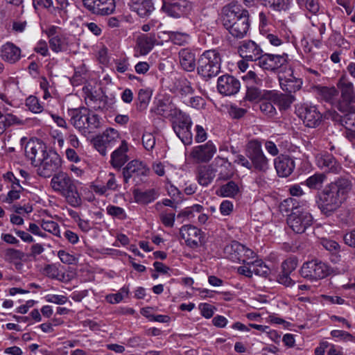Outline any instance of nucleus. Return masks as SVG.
Returning a JSON list of instances; mask_svg holds the SVG:
<instances>
[{
    "mask_svg": "<svg viewBox=\"0 0 355 355\" xmlns=\"http://www.w3.org/2000/svg\"><path fill=\"white\" fill-rule=\"evenodd\" d=\"M352 180L347 176H340L326 184L315 196L317 207L326 216L338 211L347 200L352 190Z\"/></svg>",
    "mask_w": 355,
    "mask_h": 355,
    "instance_id": "1",
    "label": "nucleus"
},
{
    "mask_svg": "<svg viewBox=\"0 0 355 355\" xmlns=\"http://www.w3.org/2000/svg\"><path fill=\"white\" fill-rule=\"evenodd\" d=\"M223 24L234 37L243 38L250 27L249 12L239 6L229 4L223 9Z\"/></svg>",
    "mask_w": 355,
    "mask_h": 355,
    "instance_id": "2",
    "label": "nucleus"
},
{
    "mask_svg": "<svg viewBox=\"0 0 355 355\" xmlns=\"http://www.w3.org/2000/svg\"><path fill=\"white\" fill-rule=\"evenodd\" d=\"M71 124L83 135L94 132L101 126L98 115L82 107L68 110Z\"/></svg>",
    "mask_w": 355,
    "mask_h": 355,
    "instance_id": "3",
    "label": "nucleus"
},
{
    "mask_svg": "<svg viewBox=\"0 0 355 355\" xmlns=\"http://www.w3.org/2000/svg\"><path fill=\"white\" fill-rule=\"evenodd\" d=\"M51 185L71 206L77 207L81 205V198L74 181L67 173H59L55 175L51 180Z\"/></svg>",
    "mask_w": 355,
    "mask_h": 355,
    "instance_id": "4",
    "label": "nucleus"
},
{
    "mask_svg": "<svg viewBox=\"0 0 355 355\" xmlns=\"http://www.w3.org/2000/svg\"><path fill=\"white\" fill-rule=\"evenodd\" d=\"M222 56L217 49L205 51L197 61V73L204 80L216 77L220 71Z\"/></svg>",
    "mask_w": 355,
    "mask_h": 355,
    "instance_id": "5",
    "label": "nucleus"
},
{
    "mask_svg": "<svg viewBox=\"0 0 355 355\" xmlns=\"http://www.w3.org/2000/svg\"><path fill=\"white\" fill-rule=\"evenodd\" d=\"M245 155L250 160L251 170L262 173H266L269 170V159L263 153L261 144L257 139H252L248 142Z\"/></svg>",
    "mask_w": 355,
    "mask_h": 355,
    "instance_id": "6",
    "label": "nucleus"
},
{
    "mask_svg": "<svg viewBox=\"0 0 355 355\" xmlns=\"http://www.w3.org/2000/svg\"><path fill=\"white\" fill-rule=\"evenodd\" d=\"M286 220L288 225L295 233L302 234L313 225V218L308 211L296 206L292 207L291 213Z\"/></svg>",
    "mask_w": 355,
    "mask_h": 355,
    "instance_id": "7",
    "label": "nucleus"
},
{
    "mask_svg": "<svg viewBox=\"0 0 355 355\" xmlns=\"http://www.w3.org/2000/svg\"><path fill=\"white\" fill-rule=\"evenodd\" d=\"M174 114L175 119L172 122L174 132L184 145H190L193 139L191 117L180 110H175Z\"/></svg>",
    "mask_w": 355,
    "mask_h": 355,
    "instance_id": "8",
    "label": "nucleus"
},
{
    "mask_svg": "<svg viewBox=\"0 0 355 355\" xmlns=\"http://www.w3.org/2000/svg\"><path fill=\"white\" fill-rule=\"evenodd\" d=\"M331 272V268L329 266L317 259L304 263L300 270L303 278L312 282L326 277Z\"/></svg>",
    "mask_w": 355,
    "mask_h": 355,
    "instance_id": "9",
    "label": "nucleus"
},
{
    "mask_svg": "<svg viewBox=\"0 0 355 355\" xmlns=\"http://www.w3.org/2000/svg\"><path fill=\"white\" fill-rule=\"evenodd\" d=\"M148 173L149 168L145 164L137 159L129 162L122 171L123 182L125 184H128L130 180L132 179L135 185H139L144 181V178L148 176Z\"/></svg>",
    "mask_w": 355,
    "mask_h": 355,
    "instance_id": "10",
    "label": "nucleus"
},
{
    "mask_svg": "<svg viewBox=\"0 0 355 355\" xmlns=\"http://www.w3.org/2000/svg\"><path fill=\"white\" fill-rule=\"evenodd\" d=\"M120 141L119 134L114 129H107L102 135L93 139L94 146L103 156L106 155L107 150L112 149Z\"/></svg>",
    "mask_w": 355,
    "mask_h": 355,
    "instance_id": "11",
    "label": "nucleus"
},
{
    "mask_svg": "<svg viewBox=\"0 0 355 355\" xmlns=\"http://www.w3.org/2000/svg\"><path fill=\"white\" fill-rule=\"evenodd\" d=\"M340 91V100L338 104L339 111H345L349 107L354 106L355 92L353 84L345 78L341 77L337 84Z\"/></svg>",
    "mask_w": 355,
    "mask_h": 355,
    "instance_id": "12",
    "label": "nucleus"
},
{
    "mask_svg": "<svg viewBox=\"0 0 355 355\" xmlns=\"http://www.w3.org/2000/svg\"><path fill=\"white\" fill-rule=\"evenodd\" d=\"M226 257L234 262L245 263L247 260L254 256V252L238 241H232L224 248Z\"/></svg>",
    "mask_w": 355,
    "mask_h": 355,
    "instance_id": "13",
    "label": "nucleus"
},
{
    "mask_svg": "<svg viewBox=\"0 0 355 355\" xmlns=\"http://www.w3.org/2000/svg\"><path fill=\"white\" fill-rule=\"evenodd\" d=\"M39 163V174L43 177H49L61 166V158L54 150L46 151L44 159Z\"/></svg>",
    "mask_w": 355,
    "mask_h": 355,
    "instance_id": "14",
    "label": "nucleus"
},
{
    "mask_svg": "<svg viewBox=\"0 0 355 355\" xmlns=\"http://www.w3.org/2000/svg\"><path fill=\"white\" fill-rule=\"evenodd\" d=\"M83 6L92 14L109 15L116 8L115 0H82Z\"/></svg>",
    "mask_w": 355,
    "mask_h": 355,
    "instance_id": "15",
    "label": "nucleus"
},
{
    "mask_svg": "<svg viewBox=\"0 0 355 355\" xmlns=\"http://www.w3.org/2000/svg\"><path fill=\"white\" fill-rule=\"evenodd\" d=\"M46 152V146L40 139H30L25 146V155L35 166L42 161Z\"/></svg>",
    "mask_w": 355,
    "mask_h": 355,
    "instance_id": "16",
    "label": "nucleus"
},
{
    "mask_svg": "<svg viewBox=\"0 0 355 355\" xmlns=\"http://www.w3.org/2000/svg\"><path fill=\"white\" fill-rule=\"evenodd\" d=\"M162 2V10L168 16L175 18L184 16L191 8L187 0H164Z\"/></svg>",
    "mask_w": 355,
    "mask_h": 355,
    "instance_id": "17",
    "label": "nucleus"
},
{
    "mask_svg": "<svg viewBox=\"0 0 355 355\" xmlns=\"http://www.w3.org/2000/svg\"><path fill=\"white\" fill-rule=\"evenodd\" d=\"M288 62V55L265 53L261 55L257 65L264 70L274 71L285 66Z\"/></svg>",
    "mask_w": 355,
    "mask_h": 355,
    "instance_id": "18",
    "label": "nucleus"
},
{
    "mask_svg": "<svg viewBox=\"0 0 355 355\" xmlns=\"http://www.w3.org/2000/svg\"><path fill=\"white\" fill-rule=\"evenodd\" d=\"M241 88L240 81L234 76L225 74L218 77L217 89L220 94L232 96L237 94Z\"/></svg>",
    "mask_w": 355,
    "mask_h": 355,
    "instance_id": "19",
    "label": "nucleus"
},
{
    "mask_svg": "<svg viewBox=\"0 0 355 355\" xmlns=\"http://www.w3.org/2000/svg\"><path fill=\"white\" fill-rule=\"evenodd\" d=\"M180 234L186 245L190 248L196 249L202 243V232L193 225H183L180 228Z\"/></svg>",
    "mask_w": 355,
    "mask_h": 355,
    "instance_id": "20",
    "label": "nucleus"
},
{
    "mask_svg": "<svg viewBox=\"0 0 355 355\" xmlns=\"http://www.w3.org/2000/svg\"><path fill=\"white\" fill-rule=\"evenodd\" d=\"M238 52L241 58L247 61L259 62L262 55V49L252 40L243 41L239 46Z\"/></svg>",
    "mask_w": 355,
    "mask_h": 355,
    "instance_id": "21",
    "label": "nucleus"
},
{
    "mask_svg": "<svg viewBox=\"0 0 355 355\" xmlns=\"http://www.w3.org/2000/svg\"><path fill=\"white\" fill-rule=\"evenodd\" d=\"M278 79L282 90L290 94L300 90L302 85V79L294 76L293 71L291 68L288 73L280 72Z\"/></svg>",
    "mask_w": 355,
    "mask_h": 355,
    "instance_id": "22",
    "label": "nucleus"
},
{
    "mask_svg": "<svg viewBox=\"0 0 355 355\" xmlns=\"http://www.w3.org/2000/svg\"><path fill=\"white\" fill-rule=\"evenodd\" d=\"M216 152V146L209 141L205 144L193 147L190 153V157L197 162H208Z\"/></svg>",
    "mask_w": 355,
    "mask_h": 355,
    "instance_id": "23",
    "label": "nucleus"
},
{
    "mask_svg": "<svg viewBox=\"0 0 355 355\" xmlns=\"http://www.w3.org/2000/svg\"><path fill=\"white\" fill-rule=\"evenodd\" d=\"M315 159L318 167L324 172L338 174L342 169L340 164L330 154H318Z\"/></svg>",
    "mask_w": 355,
    "mask_h": 355,
    "instance_id": "24",
    "label": "nucleus"
},
{
    "mask_svg": "<svg viewBox=\"0 0 355 355\" xmlns=\"http://www.w3.org/2000/svg\"><path fill=\"white\" fill-rule=\"evenodd\" d=\"M274 165L277 175L282 178L288 177L295 167L293 158L285 155L277 156L274 159Z\"/></svg>",
    "mask_w": 355,
    "mask_h": 355,
    "instance_id": "25",
    "label": "nucleus"
},
{
    "mask_svg": "<svg viewBox=\"0 0 355 355\" xmlns=\"http://www.w3.org/2000/svg\"><path fill=\"white\" fill-rule=\"evenodd\" d=\"M264 99L272 101L279 110H287L295 101V97L290 94H282L275 91H264Z\"/></svg>",
    "mask_w": 355,
    "mask_h": 355,
    "instance_id": "26",
    "label": "nucleus"
},
{
    "mask_svg": "<svg viewBox=\"0 0 355 355\" xmlns=\"http://www.w3.org/2000/svg\"><path fill=\"white\" fill-rule=\"evenodd\" d=\"M301 116L304 123L309 128L318 126L322 119V114L315 105H305L302 107Z\"/></svg>",
    "mask_w": 355,
    "mask_h": 355,
    "instance_id": "27",
    "label": "nucleus"
},
{
    "mask_svg": "<svg viewBox=\"0 0 355 355\" xmlns=\"http://www.w3.org/2000/svg\"><path fill=\"white\" fill-rule=\"evenodd\" d=\"M55 6H53V0H45L44 8L55 17H59L62 20H66L68 17L67 8L69 6L68 0H54Z\"/></svg>",
    "mask_w": 355,
    "mask_h": 355,
    "instance_id": "28",
    "label": "nucleus"
},
{
    "mask_svg": "<svg viewBox=\"0 0 355 355\" xmlns=\"http://www.w3.org/2000/svg\"><path fill=\"white\" fill-rule=\"evenodd\" d=\"M128 6L141 17H148L155 10L152 0H130Z\"/></svg>",
    "mask_w": 355,
    "mask_h": 355,
    "instance_id": "29",
    "label": "nucleus"
},
{
    "mask_svg": "<svg viewBox=\"0 0 355 355\" xmlns=\"http://www.w3.org/2000/svg\"><path fill=\"white\" fill-rule=\"evenodd\" d=\"M128 143L123 140L119 147L112 153L110 164L114 168L121 169L128 161Z\"/></svg>",
    "mask_w": 355,
    "mask_h": 355,
    "instance_id": "30",
    "label": "nucleus"
},
{
    "mask_svg": "<svg viewBox=\"0 0 355 355\" xmlns=\"http://www.w3.org/2000/svg\"><path fill=\"white\" fill-rule=\"evenodd\" d=\"M310 91L315 94L318 100L332 103L338 96V92L334 87H326L320 85H312Z\"/></svg>",
    "mask_w": 355,
    "mask_h": 355,
    "instance_id": "31",
    "label": "nucleus"
},
{
    "mask_svg": "<svg viewBox=\"0 0 355 355\" xmlns=\"http://www.w3.org/2000/svg\"><path fill=\"white\" fill-rule=\"evenodd\" d=\"M178 55L180 65L184 70L191 72L197 69L196 55L191 49H182Z\"/></svg>",
    "mask_w": 355,
    "mask_h": 355,
    "instance_id": "32",
    "label": "nucleus"
},
{
    "mask_svg": "<svg viewBox=\"0 0 355 355\" xmlns=\"http://www.w3.org/2000/svg\"><path fill=\"white\" fill-rule=\"evenodd\" d=\"M216 170L211 165L200 166L197 168L196 179L199 184L207 187L216 177Z\"/></svg>",
    "mask_w": 355,
    "mask_h": 355,
    "instance_id": "33",
    "label": "nucleus"
},
{
    "mask_svg": "<svg viewBox=\"0 0 355 355\" xmlns=\"http://www.w3.org/2000/svg\"><path fill=\"white\" fill-rule=\"evenodd\" d=\"M1 57L10 63H15L21 57V50L14 44L7 42L1 48Z\"/></svg>",
    "mask_w": 355,
    "mask_h": 355,
    "instance_id": "34",
    "label": "nucleus"
},
{
    "mask_svg": "<svg viewBox=\"0 0 355 355\" xmlns=\"http://www.w3.org/2000/svg\"><path fill=\"white\" fill-rule=\"evenodd\" d=\"M133 196L137 203L146 205L157 199L159 196V193L155 189H149L145 191L135 189L133 191Z\"/></svg>",
    "mask_w": 355,
    "mask_h": 355,
    "instance_id": "35",
    "label": "nucleus"
},
{
    "mask_svg": "<svg viewBox=\"0 0 355 355\" xmlns=\"http://www.w3.org/2000/svg\"><path fill=\"white\" fill-rule=\"evenodd\" d=\"M157 39L155 34H147L140 37L137 40V45L141 55L148 54L154 47Z\"/></svg>",
    "mask_w": 355,
    "mask_h": 355,
    "instance_id": "36",
    "label": "nucleus"
},
{
    "mask_svg": "<svg viewBox=\"0 0 355 355\" xmlns=\"http://www.w3.org/2000/svg\"><path fill=\"white\" fill-rule=\"evenodd\" d=\"M239 193V187L232 180L221 185L216 191L217 196L227 198H234Z\"/></svg>",
    "mask_w": 355,
    "mask_h": 355,
    "instance_id": "37",
    "label": "nucleus"
},
{
    "mask_svg": "<svg viewBox=\"0 0 355 355\" xmlns=\"http://www.w3.org/2000/svg\"><path fill=\"white\" fill-rule=\"evenodd\" d=\"M326 179L325 174L316 173L309 177L302 184L307 186L310 189L320 191Z\"/></svg>",
    "mask_w": 355,
    "mask_h": 355,
    "instance_id": "38",
    "label": "nucleus"
},
{
    "mask_svg": "<svg viewBox=\"0 0 355 355\" xmlns=\"http://www.w3.org/2000/svg\"><path fill=\"white\" fill-rule=\"evenodd\" d=\"M51 49L55 53L68 50V39L63 35L52 37L49 40Z\"/></svg>",
    "mask_w": 355,
    "mask_h": 355,
    "instance_id": "39",
    "label": "nucleus"
},
{
    "mask_svg": "<svg viewBox=\"0 0 355 355\" xmlns=\"http://www.w3.org/2000/svg\"><path fill=\"white\" fill-rule=\"evenodd\" d=\"M260 3L274 11H286L289 8V0H260Z\"/></svg>",
    "mask_w": 355,
    "mask_h": 355,
    "instance_id": "40",
    "label": "nucleus"
},
{
    "mask_svg": "<svg viewBox=\"0 0 355 355\" xmlns=\"http://www.w3.org/2000/svg\"><path fill=\"white\" fill-rule=\"evenodd\" d=\"M26 254L21 250L15 248H8L3 252L4 259L9 263L14 264L19 263L21 261L24 260Z\"/></svg>",
    "mask_w": 355,
    "mask_h": 355,
    "instance_id": "41",
    "label": "nucleus"
},
{
    "mask_svg": "<svg viewBox=\"0 0 355 355\" xmlns=\"http://www.w3.org/2000/svg\"><path fill=\"white\" fill-rule=\"evenodd\" d=\"M152 90L150 89H140L137 98V110L142 111L146 109L152 96Z\"/></svg>",
    "mask_w": 355,
    "mask_h": 355,
    "instance_id": "42",
    "label": "nucleus"
},
{
    "mask_svg": "<svg viewBox=\"0 0 355 355\" xmlns=\"http://www.w3.org/2000/svg\"><path fill=\"white\" fill-rule=\"evenodd\" d=\"M343 116L340 121L346 129H355V106L349 107L345 111H340Z\"/></svg>",
    "mask_w": 355,
    "mask_h": 355,
    "instance_id": "43",
    "label": "nucleus"
},
{
    "mask_svg": "<svg viewBox=\"0 0 355 355\" xmlns=\"http://www.w3.org/2000/svg\"><path fill=\"white\" fill-rule=\"evenodd\" d=\"M252 271L256 275L267 277L270 273V268L261 261V260H255L252 262Z\"/></svg>",
    "mask_w": 355,
    "mask_h": 355,
    "instance_id": "44",
    "label": "nucleus"
},
{
    "mask_svg": "<svg viewBox=\"0 0 355 355\" xmlns=\"http://www.w3.org/2000/svg\"><path fill=\"white\" fill-rule=\"evenodd\" d=\"M170 40L177 45H184L189 42L190 35L185 33L171 31L168 34Z\"/></svg>",
    "mask_w": 355,
    "mask_h": 355,
    "instance_id": "45",
    "label": "nucleus"
},
{
    "mask_svg": "<svg viewBox=\"0 0 355 355\" xmlns=\"http://www.w3.org/2000/svg\"><path fill=\"white\" fill-rule=\"evenodd\" d=\"M262 98L264 99V92L262 93L257 87L253 86L248 87L245 96V100L254 102L260 101Z\"/></svg>",
    "mask_w": 355,
    "mask_h": 355,
    "instance_id": "46",
    "label": "nucleus"
},
{
    "mask_svg": "<svg viewBox=\"0 0 355 355\" xmlns=\"http://www.w3.org/2000/svg\"><path fill=\"white\" fill-rule=\"evenodd\" d=\"M25 105L33 113H40L43 110V106L40 104L39 99L34 96H28L26 99Z\"/></svg>",
    "mask_w": 355,
    "mask_h": 355,
    "instance_id": "47",
    "label": "nucleus"
},
{
    "mask_svg": "<svg viewBox=\"0 0 355 355\" xmlns=\"http://www.w3.org/2000/svg\"><path fill=\"white\" fill-rule=\"evenodd\" d=\"M41 227L44 231L49 232L55 236H60L59 225L56 222L49 220H42Z\"/></svg>",
    "mask_w": 355,
    "mask_h": 355,
    "instance_id": "48",
    "label": "nucleus"
},
{
    "mask_svg": "<svg viewBox=\"0 0 355 355\" xmlns=\"http://www.w3.org/2000/svg\"><path fill=\"white\" fill-rule=\"evenodd\" d=\"M114 102L115 101L114 98L109 97L107 96H103L99 99V105L94 106L93 107L96 110H108L109 109L112 108Z\"/></svg>",
    "mask_w": 355,
    "mask_h": 355,
    "instance_id": "49",
    "label": "nucleus"
},
{
    "mask_svg": "<svg viewBox=\"0 0 355 355\" xmlns=\"http://www.w3.org/2000/svg\"><path fill=\"white\" fill-rule=\"evenodd\" d=\"M155 137L150 132H144L142 136V144L148 151H152L155 145Z\"/></svg>",
    "mask_w": 355,
    "mask_h": 355,
    "instance_id": "50",
    "label": "nucleus"
},
{
    "mask_svg": "<svg viewBox=\"0 0 355 355\" xmlns=\"http://www.w3.org/2000/svg\"><path fill=\"white\" fill-rule=\"evenodd\" d=\"M106 211L109 215L118 219L123 220L126 218V214L124 209L120 207L109 205L107 207Z\"/></svg>",
    "mask_w": 355,
    "mask_h": 355,
    "instance_id": "51",
    "label": "nucleus"
},
{
    "mask_svg": "<svg viewBox=\"0 0 355 355\" xmlns=\"http://www.w3.org/2000/svg\"><path fill=\"white\" fill-rule=\"evenodd\" d=\"M297 263L298 261L296 257H289L282 263V270L291 274L295 270Z\"/></svg>",
    "mask_w": 355,
    "mask_h": 355,
    "instance_id": "52",
    "label": "nucleus"
},
{
    "mask_svg": "<svg viewBox=\"0 0 355 355\" xmlns=\"http://www.w3.org/2000/svg\"><path fill=\"white\" fill-rule=\"evenodd\" d=\"M178 92L181 96H187L194 92V89L191 87V83L186 79L179 83L178 86Z\"/></svg>",
    "mask_w": 355,
    "mask_h": 355,
    "instance_id": "53",
    "label": "nucleus"
},
{
    "mask_svg": "<svg viewBox=\"0 0 355 355\" xmlns=\"http://www.w3.org/2000/svg\"><path fill=\"white\" fill-rule=\"evenodd\" d=\"M331 335L334 338H338L340 340L346 342H354L355 340V336L347 331L342 330H333L331 331Z\"/></svg>",
    "mask_w": 355,
    "mask_h": 355,
    "instance_id": "54",
    "label": "nucleus"
},
{
    "mask_svg": "<svg viewBox=\"0 0 355 355\" xmlns=\"http://www.w3.org/2000/svg\"><path fill=\"white\" fill-rule=\"evenodd\" d=\"M3 179L5 181L11 184V189H24L19 184V180L17 178L12 172L8 171L3 175Z\"/></svg>",
    "mask_w": 355,
    "mask_h": 355,
    "instance_id": "55",
    "label": "nucleus"
},
{
    "mask_svg": "<svg viewBox=\"0 0 355 355\" xmlns=\"http://www.w3.org/2000/svg\"><path fill=\"white\" fill-rule=\"evenodd\" d=\"M273 104L274 103L270 101H263L260 104V110L265 114L269 116H273L276 114V109Z\"/></svg>",
    "mask_w": 355,
    "mask_h": 355,
    "instance_id": "56",
    "label": "nucleus"
},
{
    "mask_svg": "<svg viewBox=\"0 0 355 355\" xmlns=\"http://www.w3.org/2000/svg\"><path fill=\"white\" fill-rule=\"evenodd\" d=\"M290 275V273L282 270L278 275L277 280L279 284L286 287L293 286L295 284V281L291 278Z\"/></svg>",
    "mask_w": 355,
    "mask_h": 355,
    "instance_id": "57",
    "label": "nucleus"
},
{
    "mask_svg": "<svg viewBox=\"0 0 355 355\" xmlns=\"http://www.w3.org/2000/svg\"><path fill=\"white\" fill-rule=\"evenodd\" d=\"M321 245L328 251L336 253L339 250L340 245L335 241L327 239H323L321 241Z\"/></svg>",
    "mask_w": 355,
    "mask_h": 355,
    "instance_id": "58",
    "label": "nucleus"
},
{
    "mask_svg": "<svg viewBox=\"0 0 355 355\" xmlns=\"http://www.w3.org/2000/svg\"><path fill=\"white\" fill-rule=\"evenodd\" d=\"M175 216L174 213L162 212L159 215V218L164 226L171 227L174 225Z\"/></svg>",
    "mask_w": 355,
    "mask_h": 355,
    "instance_id": "59",
    "label": "nucleus"
},
{
    "mask_svg": "<svg viewBox=\"0 0 355 355\" xmlns=\"http://www.w3.org/2000/svg\"><path fill=\"white\" fill-rule=\"evenodd\" d=\"M45 275L51 279H58L60 272L58 267L53 264H48L44 268Z\"/></svg>",
    "mask_w": 355,
    "mask_h": 355,
    "instance_id": "60",
    "label": "nucleus"
},
{
    "mask_svg": "<svg viewBox=\"0 0 355 355\" xmlns=\"http://www.w3.org/2000/svg\"><path fill=\"white\" fill-rule=\"evenodd\" d=\"M201 314L206 318H210L214 313V307L207 303H202L199 305Z\"/></svg>",
    "mask_w": 355,
    "mask_h": 355,
    "instance_id": "61",
    "label": "nucleus"
},
{
    "mask_svg": "<svg viewBox=\"0 0 355 355\" xmlns=\"http://www.w3.org/2000/svg\"><path fill=\"white\" fill-rule=\"evenodd\" d=\"M187 104L195 109L199 110L204 107L205 101L202 97L196 96L190 98Z\"/></svg>",
    "mask_w": 355,
    "mask_h": 355,
    "instance_id": "62",
    "label": "nucleus"
},
{
    "mask_svg": "<svg viewBox=\"0 0 355 355\" xmlns=\"http://www.w3.org/2000/svg\"><path fill=\"white\" fill-rule=\"evenodd\" d=\"M23 190L11 189L3 201L7 203H12L13 201L19 199L20 193Z\"/></svg>",
    "mask_w": 355,
    "mask_h": 355,
    "instance_id": "63",
    "label": "nucleus"
},
{
    "mask_svg": "<svg viewBox=\"0 0 355 355\" xmlns=\"http://www.w3.org/2000/svg\"><path fill=\"white\" fill-rule=\"evenodd\" d=\"M246 112L247 111L245 109L237 107L234 105H231L229 109V114L233 119H241L245 114Z\"/></svg>",
    "mask_w": 355,
    "mask_h": 355,
    "instance_id": "64",
    "label": "nucleus"
}]
</instances>
